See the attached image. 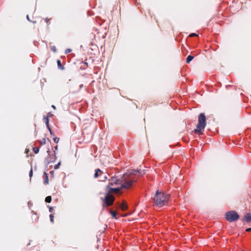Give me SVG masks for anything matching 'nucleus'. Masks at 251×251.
I'll use <instances>...</instances> for the list:
<instances>
[{"label": "nucleus", "instance_id": "obj_29", "mask_svg": "<svg viewBox=\"0 0 251 251\" xmlns=\"http://www.w3.org/2000/svg\"><path fill=\"white\" fill-rule=\"evenodd\" d=\"M52 116V114L50 113H48V115L47 117H50V116Z\"/></svg>", "mask_w": 251, "mask_h": 251}, {"label": "nucleus", "instance_id": "obj_3", "mask_svg": "<svg viewBox=\"0 0 251 251\" xmlns=\"http://www.w3.org/2000/svg\"><path fill=\"white\" fill-rule=\"evenodd\" d=\"M170 199V195L157 190L153 198L154 204L158 207H161L167 204Z\"/></svg>", "mask_w": 251, "mask_h": 251}, {"label": "nucleus", "instance_id": "obj_27", "mask_svg": "<svg viewBox=\"0 0 251 251\" xmlns=\"http://www.w3.org/2000/svg\"><path fill=\"white\" fill-rule=\"evenodd\" d=\"M47 152H48V155L50 156V150L49 148H48V149Z\"/></svg>", "mask_w": 251, "mask_h": 251}, {"label": "nucleus", "instance_id": "obj_13", "mask_svg": "<svg viewBox=\"0 0 251 251\" xmlns=\"http://www.w3.org/2000/svg\"><path fill=\"white\" fill-rule=\"evenodd\" d=\"M194 58V56L191 55H189L186 58L187 63H189Z\"/></svg>", "mask_w": 251, "mask_h": 251}, {"label": "nucleus", "instance_id": "obj_14", "mask_svg": "<svg viewBox=\"0 0 251 251\" xmlns=\"http://www.w3.org/2000/svg\"><path fill=\"white\" fill-rule=\"evenodd\" d=\"M51 201V196H47L46 198H45V201L47 202V203H50Z\"/></svg>", "mask_w": 251, "mask_h": 251}, {"label": "nucleus", "instance_id": "obj_8", "mask_svg": "<svg viewBox=\"0 0 251 251\" xmlns=\"http://www.w3.org/2000/svg\"><path fill=\"white\" fill-rule=\"evenodd\" d=\"M244 220L247 223H251V215L250 213L247 214L244 216Z\"/></svg>", "mask_w": 251, "mask_h": 251}, {"label": "nucleus", "instance_id": "obj_11", "mask_svg": "<svg viewBox=\"0 0 251 251\" xmlns=\"http://www.w3.org/2000/svg\"><path fill=\"white\" fill-rule=\"evenodd\" d=\"M57 66H58V68L60 69V70H64V67H63V66L61 64V61L60 60H57Z\"/></svg>", "mask_w": 251, "mask_h": 251}, {"label": "nucleus", "instance_id": "obj_15", "mask_svg": "<svg viewBox=\"0 0 251 251\" xmlns=\"http://www.w3.org/2000/svg\"><path fill=\"white\" fill-rule=\"evenodd\" d=\"M40 147H35L33 148V151L35 153H37L39 152Z\"/></svg>", "mask_w": 251, "mask_h": 251}, {"label": "nucleus", "instance_id": "obj_26", "mask_svg": "<svg viewBox=\"0 0 251 251\" xmlns=\"http://www.w3.org/2000/svg\"><path fill=\"white\" fill-rule=\"evenodd\" d=\"M246 231L247 232H250V231H251V227L247 228L246 229Z\"/></svg>", "mask_w": 251, "mask_h": 251}, {"label": "nucleus", "instance_id": "obj_31", "mask_svg": "<svg viewBox=\"0 0 251 251\" xmlns=\"http://www.w3.org/2000/svg\"><path fill=\"white\" fill-rule=\"evenodd\" d=\"M51 107H52L53 109H56V107H55V106L54 105H52Z\"/></svg>", "mask_w": 251, "mask_h": 251}, {"label": "nucleus", "instance_id": "obj_24", "mask_svg": "<svg viewBox=\"0 0 251 251\" xmlns=\"http://www.w3.org/2000/svg\"><path fill=\"white\" fill-rule=\"evenodd\" d=\"M190 37H195V36H198V34H197L195 33H191L189 35Z\"/></svg>", "mask_w": 251, "mask_h": 251}, {"label": "nucleus", "instance_id": "obj_9", "mask_svg": "<svg viewBox=\"0 0 251 251\" xmlns=\"http://www.w3.org/2000/svg\"><path fill=\"white\" fill-rule=\"evenodd\" d=\"M44 120L48 129L50 128L49 125V119L48 117L44 116Z\"/></svg>", "mask_w": 251, "mask_h": 251}, {"label": "nucleus", "instance_id": "obj_28", "mask_svg": "<svg viewBox=\"0 0 251 251\" xmlns=\"http://www.w3.org/2000/svg\"><path fill=\"white\" fill-rule=\"evenodd\" d=\"M26 19H27V20L28 21H30V19H29V16H28V15L26 16Z\"/></svg>", "mask_w": 251, "mask_h": 251}, {"label": "nucleus", "instance_id": "obj_6", "mask_svg": "<svg viewBox=\"0 0 251 251\" xmlns=\"http://www.w3.org/2000/svg\"><path fill=\"white\" fill-rule=\"evenodd\" d=\"M99 176L100 177V181H105L107 179V175L100 169H97L95 170L94 177L97 178Z\"/></svg>", "mask_w": 251, "mask_h": 251}, {"label": "nucleus", "instance_id": "obj_22", "mask_svg": "<svg viewBox=\"0 0 251 251\" xmlns=\"http://www.w3.org/2000/svg\"><path fill=\"white\" fill-rule=\"evenodd\" d=\"M32 175H33V171H32V169L31 168L30 169V171L29 172V176L30 178L32 177Z\"/></svg>", "mask_w": 251, "mask_h": 251}, {"label": "nucleus", "instance_id": "obj_12", "mask_svg": "<svg viewBox=\"0 0 251 251\" xmlns=\"http://www.w3.org/2000/svg\"><path fill=\"white\" fill-rule=\"evenodd\" d=\"M49 158H50V160L48 161V163L54 162L56 159V156H55V153L52 156H50Z\"/></svg>", "mask_w": 251, "mask_h": 251}, {"label": "nucleus", "instance_id": "obj_32", "mask_svg": "<svg viewBox=\"0 0 251 251\" xmlns=\"http://www.w3.org/2000/svg\"><path fill=\"white\" fill-rule=\"evenodd\" d=\"M57 148H58V146H56L55 147H54V149L55 150H57Z\"/></svg>", "mask_w": 251, "mask_h": 251}, {"label": "nucleus", "instance_id": "obj_33", "mask_svg": "<svg viewBox=\"0 0 251 251\" xmlns=\"http://www.w3.org/2000/svg\"><path fill=\"white\" fill-rule=\"evenodd\" d=\"M30 204H31V202L30 201H28V205H30Z\"/></svg>", "mask_w": 251, "mask_h": 251}, {"label": "nucleus", "instance_id": "obj_19", "mask_svg": "<svg viewBox=\"0 0 251 251\" xmlns=\"http://www.w3.org/2000/svg\"><path fill=\"white\" fill-rule=\"evenodd\" d=\"M53 140L54 142L57 143H58V142L59 141V138L58 137H54V138H53Z\"/></svg>", "mask_w": 251, "mask_h": 251}, {"label": "nucleus", "instance_id": "obj_21", "mask_svg": "<svg viewBox=\"0 0 251 251\" xmlns=\"http://www.w3.org/2000/svg\"><path fill=\"white\" fill-rule=\"evenodd\" d=\"M51 50H52L53 52H55L56 51V47L54 46H51Z\"/></svg>", "mask_w": 251, "mask_h": 251}, {"label": "nucleus", "instance_id": "obj_5", "mask_svg": "<svg viewBox=\"0 0 251 251\" xmlns=\"http://www.w3.org/2000/svg\"><path fill=\"white\" fill-rule=\"evenodd\" d=\"M239 217L238 214L234 210L229 211L225 214L226 220L230 223L237 221Z\"/></svg>", "mask_w": 251, "mask_h": 251}, {"label": "nucleus", "instance_id": "obj_4", "mask_svg": "<svg viewBox=\"0 0 251 251\" xmlns=\"http://www.w3.org/2000/svg\"><path fill=\"white\" fill-rule=\"evenodd\" d=\"M206 125L205 116L204 113H201L198 117V124L197 126V128L194 130L195 133L202 134Z\"/></svg>", "mask_w": 251, "mask_h": 251}, {"label": "nucleus", "instance_id": "obj_1", "mask_svg": "<svg viewBox=\"0 0 251 251\" xmlns=\"http://www.w3.org/2000/svg\"><path fill=\"white\" fill-rule=\"evenodd\" d=\"M138 174H141V172L135 170L132 171L129 173L124 174L120 178V186L116 188H110L109 192L119 193L123 189L128 190L131 189L134 186V184L137 181L136 176Z\"/></svg>", "mask_w": 251, "mask_h": 251}, {"label": "nucleus", "instance_id": "obj_17", "mask_svg": "<svg viewBox=\"0 0 251 251\" xmlns=\"http://www.w3.org/2000/svg\"><path fill=\"white\" fill-rule=\"evenodd\" d=\"M44 175L46 176V178H45V180L44 181V183L45 184H48V177L47 174L46 173H44Z\"/></svg>", "mask_w": 251, "mask_h": 251}, {"label": "nucleus", "instance_id": "obj_20", "mask_svg": "<svg viewBox=\"0 0 251 251\" xmlns=\"http://www.w3.org/2000/svg\"><path fill=\"white\" fill-rule=\"evenodd\" d=\"M50 221L51 223H53V218H54V216L53 215V214H50Z\"/></svg>", "mask_w": 251, "mask_h": 251}, {"label": "nucleus", "instance_id": "obj_18", "mask_svg": "<svg viewBox=\"0 0 251 251\" xmlns=\"http://www.w3.org/2000/svg\"><path fill=\"white\" fill-rule=\"evenodd\" d=\"M60 164H61L60 162L58 163L57 164H56L54 166V169L55 170L58 169L59 168V166H60Z\"/></svg>", "mask_w": 251, "mask_h": 251}, {"label": "nucleus", "instance_id": "obj_34", "mask_svg": "<svg viewBox=\"0 0 251 251\" xmlns=\"http://www.w3.org/2000/svg\"><path fill=\"white\" fill-rule=\"evenodd\" d=\"M48 21H49V19H48V18H46V22H48Z\"/></svg>", "mask_w": 251, "mask_h": 251}, {"label": "nucleus", "instance_id": "obj_25", "mask_svg": "<svg viewBox=\"0 0 251 251\" xmlns=\"http://www.w3.org/2000/svg\"><path fill=\"white\" fill-rule=\"evenodd\" d=\"M49 130L50 131V134L51 135H54V134L51 130V129L50 128H48Z\"/></svg>", "mask_w": 251, "mask_h": 251}, {"label": "nucleus", "instance_id": "obj_23", "mask_svg": "<svg viewBox=\"0 0 251 251\" xmlns=\"http://www.w3.org/2000/svg\"><path fill=\"white\" fill-rule=\"evenodd\" d=\"M71 51H72V50L71 49H68L66 50L65 51V54H68V53L71 52Z\"/></svg>", "mask_w": 251, "mask_h": 251}, {"label": "nucleus", "instance_id": "obj_7", "mask_svg": "<svg viewBox=\"0 0 251 251\" xmlns=\"http://www.w3.org/2000/svg\"><path fill=\"white\" fill-rule=\"evenodd\" d=\"M119 207L123 211L126 210L128 208L127 205L125 202H122L120 203Z\"/></svg>", "mask_w": 251, "mask_h": 251}, {"label": "nucleus", "instance_id": "obj_30", "mask_svg": "<svg viewBox=\"0 0 251 251\" xmlns=\"http://www.w3.org/2000/svg\"><path fill=\"white\" fill-rule=\"evenodd\" d=\"M52 210V207H50L49 209V211L50 212H51Z\"/></svg>", "mask_w": 251, "mask_h": 251}, {"label": "nucleus", "instance_id": "obj_16", "mask_svg": "<svg viewBox=\"0 0 251 251\" xmlns=\"http://www.w3.org/2000/svg\"><path fill=\"white\" fill-rule=\"evenodd\" d=\"M39 142L41 145H45L46 143V139L43 138L41 140L39 141Z\"/></svg>", "mask_w": 251, "mask_h": 251}, {"label": "nucleus", "instance_id": "obj_10", "mask_svg": "<svg viewBox=\"0 0 251 251\" xmlns=\"http://www.w3.org/2000/svg\"><path fill=\"white\" fill-rule=\"evenodd\" d=\"M110 213L111 214V215L112 216V217L113 218H115L116 219H117V213L116 211H113V210H110Z\"/></svg>", "mask_w": 251, "mask_h": 251}, {"label": "nucleus", "instance_id": "obj_2", "mask_svg": "<svg viewBox=\"0 0 251 251\" xmlns=\"http://www.w3.org/2000/svg\"><path fill=\"white\" fill-rule=\"evenodd\" d=\"M109 182L108 185L107 186V188L108 190L109 193L106 194L105 196L104 199L103 201V206L108 207L110 205H112L114 201V197L111 194L109 193H112V192H110L109 190L110 188H112L110 186H113L114 185H120V178H117V177L113 176L111 178L110 180H109Z\"/></svg>", "mask_w": 251, "mask_h": 251}]
</instances>
